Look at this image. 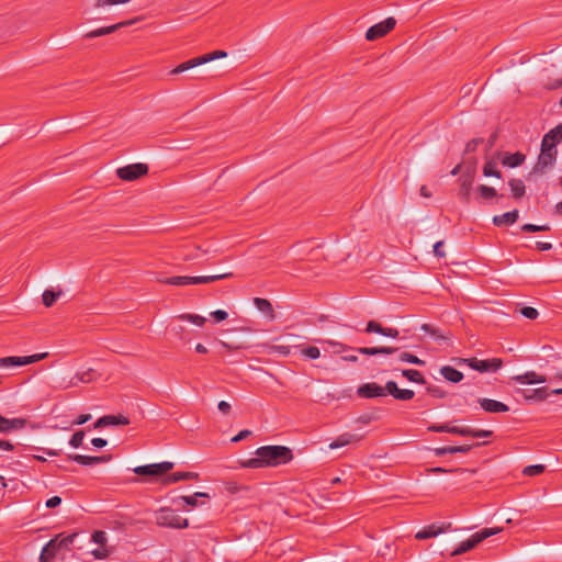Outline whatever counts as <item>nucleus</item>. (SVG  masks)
I'll return each instance as SVG.
<instances>
[{
    "instance_id": "nucleus-26",
    "label": "nucleus",
    "mask_w": 562,
    "mask_h": 562,
    "mask_svg": "<svg viewBox=\"0 0 562 562\" xmlns=\"http://www.w3.org/2000/svg\"><path fill=\"white\" fill-rule=\"evenodd\" d=\"M513 379L522 384L544 383L547 381L544 375L538 374L535 371H528L521 375H516Z\"/></svg>"
},
{
    "instance_id": "nucleus-29",
    "label": "nucleus",
    "mask_w": 562,
    "mask_h": 562,
    "mask_svg": "<svg viewBox=\"0 0 562 562\" xmlns=\"http://www.w3.org/2000/svg\"><path fill=\"white\" fill-rule=\"evenodd\" d=\"M440 374L451 383H459L463 379V373L451 366L441 367Z\"/></svg>"
},
{
    "instance_id": "nucleus-31",
    "label": "nucleus",
    "mask_w": 562,
    "mask_h": 562,
    "mask_svg": "<svg viewBox=\"0 0 562 562\" xmlns=\"http://www.w3.org/2000/svg\"><path fill=\"white\" fill-rule=\"evenodd\" d=\"M199 498H206V499H210V495L207 493H204V492H196L192 495H188V496H179L178 498H175L173 499V503L177 504L179 501L183 502L187 506L193 508L195 506H198L199 504Z\"/></svg>"
},
{
    "instance_id": "nucleus-32",
    "label": "nucleus",
    "mask_w": 562,
    "mask_h": 562,
    "mask_svg": "<svg viewBox=\"0 0 562 562\" xmlns=\"http://www.w3.org/2000/svg\"><path fill=\"white\" fill-rule=\"evenodd\" d=\"M512 195L515 200H520L526 193V186L521 179L513 178L508 181Z\"/></svg>"
},
{
    "instance_id": "nucleus-23",
    "label": "nucleus",
    "mask_w": 562,
    "mask_h": 562,
    "mask_svg": "<svg viewBox=\"0 0 562 562\" xmlns=\"http://www.w3.org/2000/svg\"><path fill=\"white\" fill-rule=\"evenodd\" d=\"M361 438L362 437L360 435L345 432V434L339 435L334 441H331L329 443V448L330 449L341 448V447L348 446L350 443L358 442L361 440Z\"/></svg>"
},
{
    "instance_id": "nucleus-24",
    "label": "nucleus",
    "mask_w": 562,
    "mask_h": 562,
    "mask_svg": "<svg viewBox=\"0 0 562 562\" xmlns=\"http://www.w3.org/2000/svg\"><path fill=\"white\" fill-rule=\"evenodd\" d=\"M99 374L93 369H88L82 372H77L76 375L70 380L69 386H77L79 383H90L97 380Z\"/></svg>"
},
{
    "instance_id": "nucleus-63",
    "label": "nucleus",
    "mask_w": 562,
    "mask_h": 562,
    "mask_svg": "<svg viewBox=\"0 0 562 562\" xmlns=\"http://www.w3.org/2000/svg\"><path fill=\"white\" fill-rule=\"evenodd\" d=\"M400 335V331L396 328L392 327H384V331L382 336L391 337V338H397Z\"/></svg>"
},
{
    "instance_id": "nucleus-44",
    "label": "nucleus",
    "mask_w": 562,
    "mask_h": 562,
    "mask_svg": "<svg viewBox=\"0 0 562 562\" xmlns=\"http://www.w3.org/2000/svg\"><path fill=\"white\" fill-rule=\"evenodd\" d=\"M179 319L188 321L196 326H203L206 318L196 314H181L178 316Z\"/></svg>"
},
{
    "instance_id": "nucleus-59",
    "label": "nucleus",
    "mask_w": 562,
    "mask_h": 562,
    "mask_svg": "<svg viewBox=\"0 0 562 562\" xmlns=\"http://www.w3.org/2000/svg\"><path fill=\"white\" fill-rule=\"evenodd\" d=\"M211 316L214 318L215 322L221 323L228 317V314L223 310H216L211 313Z\"/></svg>"
},
{
    "instance_id": "nucleus-1",
    "label": "nucleus",
    "mask_w": 562,
    "mask_h": 562,
    "mask_svg": "<svg viewBox=\"0 0 562 562\" xmlns=\"http://www.w3.org/2000/svg\"><path fill=\"white\" fill-rule=\"evenodd\" d=\"M256 457L241 462L243 468L259 469L289 463L293 452L285 446H262L255 451Z\"/></svg>"
},
{
    "instance_id": "nucleus-64",
    "label": "nucleus",
    "mask_w": 562,
    "mask_h": 562,
    "mask_svg": "<svg viewBox=\"0 0 562 562\" xmlns=\"http://www.w3.org/2000/svg\"><path fill=\"white\" fill-rule=\"evenodd\" d=\"M250 435H251V431H250V430H247V429L241 430V431H239V432H238V434H237V435L232 439V441H233V442H238V441H240V440H243V439L247 438V437H248V436H250Z\"/></svg>"
},
{
    "instance_id": "nucleus-39",
    "label": "nucleus",
    "mask_w": 562,
    "mask_h": 562,
    "mask_svg": "<svg viewBox=\"0 0 562 562\" xmlns=\"http://www.w3.org/2000/svg\"><path fill=\"white\" fill-rule=\"evenodd\" d=\"M295 347L300 349L301 355L304 356L305 358L315 360L321 357V351L315 346L297 345Z\"/></svg>"
},
{
    "instance_id": "nucleus-38",
    "label": "nucleus",
    "mask_w": 562,
    "mask_h": 562,
    "mask_svg": "<svg viewBox=\"0 0 562 562\" xmlns=\"http://www.w3.org/2000/svg\"><path fill=\"white\" fill-rule=\"evenodd\" d=\"M68 460L75 461L81 465H93L99 464L98 457L83 456V454H68Z\"/></svg>"
},
{
    "instance_id": "nucleus-19",
    "label": "nucleus",
    "mask_w": 562,
    "mask_h": 562,
    "mask_svg": "<svg viewBox=\"0 0 562 562\" xmlns=\"http://www.w3.org/2000/svg\"><path fill=\"white\" fill-rule=\"evenodd\" d=\"M386 391L387 394L392 395L395 400L398 401H409L414 397L415 393L412 390L400 389L394 381L386 382Z\"/></svg>"
},
{
    "instance_id": "nucleus-43",
    "label": "nucleus",
    "mask_w": 562,
    "mask_h": 562,
    "mask_svg": "<svg viewBox=\"0 0 562 562\" xmlns=\"http://www.w3.org/2000/svg\"><path fill=\"white\" fill-rule=\"evenodd\" d=\"M60 295H61V291L45 290L42 295L43 304L46 307H50L54 305V303L58 300V297Z\"/></svg>"
},
{
    "instance_id": "nucleus-45",
    "label": "nucleus",
    "mask_w": 562,
    "mask_h": 562,
    "mask_svg": "<svg viewBox=\"0 0 562 562\" xmlns=\"http://www.w3.org/2000/svg\"><path fill=\"white\" fill-rule=\"evenodd\" d=\"M21 366H22V357L0 358V368L21 367Z\"/></svg>"
},
{
    "instance_id": "nucleus-33",
    "label": "nucleus",
    "mask_w": 562,
    "mask_h": 562,
    "mask_svg": "<svg viewBox=\"0 0 562 562\" xmlns=\"http://www.w3.org/2000/svg\"><path fill=\"white\" fill-rule=\"evenodd\" d=\"M58 549L56 548V540H49L43 548L40 562H49V560L54 559Z\"/></svg>"
},
{
    "instance_id": "nucleus-48",
    "label": "nucleus",
    "mask_w": 562,
    "mask_h": 562,
    "mask_svg": "<svg viewBox=\"0 0 562 562\" xmlns=\"http://www.w3.org/2000/svg\"><path fill=\"white\" fill-rule=\"evenodd\" d=\"M420 329L423 331H425L426 334H429L431 335L432 337H435L436 339H448V336L447 335H441L439 334V330L438 328L434 327L432 325L430 324H423L420 326Z\"/></svg>"
},
{
    "instance_id": "nucleus-6",
    "label": "nucleus",
    "mask_w": 562,
    "mask_h": 562,
    "mask_svg": "<svg viewBox=\"0 0 562 562\" xmlns=\"http://www.w3.org/2000/svg\"><path fill=\"white\" fill-rule=\"evenodd\" d=\"M501 531H503V528L502 527H494V528H483L481 529L480 531L473 533L469 539L462 541L458 548H456L452 552H451V555L452 557H456V555H460V554H463L470 550H472L473 548H475L480 542H482L483 540L490 538L491 536H494V535H497Z\"/></svg>"
},
{
    "instance_id": "nucleus-62",
    "label": "nucleus",
    "mask_w": 562,
    "mask_h": 562,
    "mask_svg": "<svg viewBox=\"0 0 562 562\" xmlns=\"http://www.w3.org/2000/svg\"><path fill=\"white\" fill-rule=\"evenodd\" d=\"M61 504V498L59 496H53L46 501V507L56 508Z\"/></svg>"
},
{
    "instance_id": "nucleus-17",
    "label": "nucleus",
    "mask_w": 562,
    "mask_h": 562,
    "mask_svg": "<svg viewBox=\"0 0 562 562\" xmlns=\"http://www.w3.org/2000/svg\"><path fill=\"white\" fill-rule=\"evenodd\" d=\"M91 538L93 542L100 546V548L92 551L93 557L99 560L106 559L110 554V551L105 548L106 533L103 530H95Z\"/></svg>"
},
{
    "instance_id": "nucleus-9",
    "label": "nucleus",
    "mask_w": 562,
    "mask_h": 562,
    "mask_svg": "<svg viewBox=\"0 0 562 562\" xmlns=\"http://www.w3.org/2000/svg\"><path fill=\"white\" fill-rule=\"evenodd\" d=\"M148 166L143 162L131 164L116 170V175L121 180L134 181L148 173Z\"/></svg>"
},
{
    "instance_id": "nucleus-51",
    "label": "nucleus",
    "mask_w": 562,
    "mask_h": 562,
    "mask_svg": "<svg viewBox=\"0 0 562 562\" xmlns=\"http://www.w3.org/2000/svg\"><path fill=\"white\" fill-rule=\"evenodd\" d=\"M549 229L550 227L548 225L524 224L521 226V231L526 233L547 232Z\"/></svg>"
},
{
    "instance_id": "nucleus-3",
    "label": "nucleus",
    "mask_w": 562,
    "mask_h": 562,
    "mask_svg": "<svg viewBox=\"0 0 562 562\" xmlns=\"http://www.w3.org/2000/svg\"><path fill=\"white\" fill-rule=\"evenodd\" d=\"M227 56V52L222 49H216L196 57H193L189 60H186L181 64H179L177 67H175L172 70H170L169 75H178L184 71H188L190 69H193L195 67L202 66L204 64L211 63L218 58H224Z\"/></svg>"
},
{
    "instance_id": "nucleus-27",
    "label": "nucleus",
    "mask_w": 562,
    "mask_h": 562,
    "mask_svg": "<svg viewBox=\"0 0 562 562\" xmlns=\"http://www.w3.org/2000/svg\"><path fill=\"white\" fill-rule=\"evenodd\" d=\"M364 356L392 355L398 350L396 347H360L356 349Z\"/></svg>"
},
{
    "instance_id": "nucleus-40",
    "label": "nucleus",
    "mask_w": 562,
    "mask_h": 562,
    "mask_svg": "<svg viewBox=\"0 0 562 562\" xmlns=\"http://www.w3.org/2000/svg\"><path fill=\"white\" fill-rule=\"evenodd\" d=\"M492 436H493L492 430L473 429L470 427H463V437L490 438Z\"/></svg>"
},
{
    "instance_id": "nucleus-12",
    "label": "nucleus",
    "mask_w": 562,
    "mask_h": 562,
    "mask_svg": "<svg viewBox=\"0 0 562 562\" xmlns=\"http://www.w3.org/2000/svg\"><path fill=\"white\" fill-rule=\"evenodd\" d=\"M387 394L386 385L381 386L378 383L370 382L360 385L357 390V395L361 398L382 397Z\"/></svg>"
},
{
    "instance_id": "nucleus-41",
    "label": "nucleus",
    "mask_w": 562,
    "mask_h": 562,
    "mask_svg": "<svg viewBox=\"0 0 562 562\" xmlns=\"http://www.w3.org/2000/svg\"><path fill=\"white\" fill-rule=\"evenodd\" d=\"M265 350L268 355L279 353L281 356H289L291 353V346L284 345H265Z\"/></svg>"
},
{
    "instance_id": "nucleus-52",
    "label": "nucleus",
    "mask_w": 562,
    "mask_h": 562,
    "mask_svg": "<svg viewBox=\"0 0 562 562\" xmlns=\"http://www.w3.org/2000/svg\"><path fill=\"white\" fill-rule=\"evenodd\" d=\"M48 356L47 352L36 353L32 356L22 357V366L31 364L45 359Z\"/></svg>"
},
{
    "instance_id": "nucleus-11",
    "label": "nucleus",
    "mask_w": 562,
    "mask_h": 562,
    "mask_svg": "<svg viewBox=\"0 0 562 562\" xmlns=\"http://www.w3.org/2000/svg\"><path fill=\"white\" fill-rule=\"evenodd\" d=\"M475 180V169L474 167H468L459 178L460 191L459 196L462 202L470 203L471 201V190Z\"/></svg>"
},
{
    "instance_id": "nucleus-4",
    "label": "nucleus",
    "mask_w": 562,
    "mask_h": 562,
    "mask_svg": "<svg viewBox=\"0 0 562 562\" xmlns=\"http://www.w3.org/2000/svg\"><path fill=\"white\" fill-rule=\"evenodd\" d=\"M232 272H225L221 274H213V276H203V277H189V276H176V277H169L166 278L162 282L170 285L176 286H184V285H191V284H204V283H211L218 280H224L232 278Z\"/></svg>"
},
{
    "instance_id": "nucleus-46",
    "label": "nucleus",
    "mask_w": 562,
    "mask_h": 562,
    "mask_svg": "<svg viewBox=\"0 0 562 562\" xmlns=\"http://www.w3.org/2000/svg\"><path fill=\"white\" fill-rule=\"evenodd\" d=\"M106 418L109 419L110 426H117V425H130V419L124 415H106Z\"/></svg>"
},
{
    "instance_id": "nucleus-34",
    "label": "nucleus",
    "mask_w": 562,
    "mask_h": 562,
    "mask_svg": "<svg viewBox=\"0 0 562 562\" xmlns=\"http://www.w3.org/2000/svg\"><path fill=\"white\" fill-rule=\"evenodd\" d=\"M482 171L484 177H495L497 179H502L503 177L501 170L497 168V162L494 158H491L485 161Z\"/></svg>"
},
{
    "instance_id": "nucleus-56",
    "label": "nucleus",
    "mask_w": 562,
    "mask_h": 562,
    "mask_svg": "<svg viewBox=\"0 0 562 562\" xmlns=\"http://www.w3.org/2000/svg\"><path fill=\"white\" fill-rule=\"evenodd\" d=\"M435 456L437 457H442L445 454H452V453H457V450H456V446H447V447H439V448H435L432 449Z\"/></svg>"
},
{
    "instance_id": "nucleus-58",
    "label": "nucleus",
    "mask_w": 562,
    "mask_h": 562,
    "mask_svg": "<svg viewBox=\"0 0 562 562\" xmlns=\"http://www.w3.org/2000/svg\"><path fill=\"white\" fill-rule=\"evenodd\" d=\"M520 313L522 316H525L528 319H536L539 315L538 311L535 307L531 306H525L520 310Z\"/></svg>"
},
{
    "instance_id": "nucleus-7",
    "label": "nucleus",
    "mask_w": 562,
    "mask_h": 562,
    "mask_svg": "<svg viewBox=\"0 0 562 562\" xmlns=\"http://www.w3.org/2000/svg\"><path fill=\"white\" fill-rule=\"evenodd\" d=\"M458 363H464L479 372H495L503 366V361L499 358H492L486 360H479L476 358H460L458 359Z\"/></svg>"
},
{
    "instance_id": "nucleus-10",
    "label": "nucleus",
    "mask_w": 562,
    "mask_h": 562,
    "mask_svg": "<svg viewBox=\"0 0 562 562\" xmlns=\"http://www.w3.org/2000/svg\"><path fill=\"white\" fill-rule=\"evenodd\" d=\"M175 467L173 462L164 461L160 463H153L146 465H138L133 469V472L137 475L143 476H160L172 470Z\"/></svg>"
},
{
    "instance_id": "nucleus-55",
    "label": "nucleus",
    "mask_w": 562,
    "mask_h": 562,
    "mask_svg": "<svg viewBox=\"0 0 562 562\" xmlns=\"http://www.w3.org/2000/svg\"><path fill=\"white\" fill-rule=\"evenodd\" d=\"M483 142H484V139L481 137L472 138L471 140H469L467 143L465 148H464V154L474 153L476 150L477 146L481 145Z\"/></svg>"
},
{
    "instance_id": "nucleus-22",
    "label": "nucleus",
    "mask_w": 562,
    "mask_h": 562,
    "mask_svg": "<svg viewBox=\"0 0 562 562\" xmlns=\"http://www.w3.org/2000/svg\"><path fill=\"white\" fill-rule=\"evenodd\" d=\"M480 406L487 413H506L509 411L508 405L492 398H479Z\"/></svg>"
},
{
    "instance_id": "nucleus-42",
    "label": "nucleus",
    "mask_w": 562,
    "mask_h": 562,
    "mask_svg": "<svg viewBox=\"0 0 562 562\" xmlns=\"http://www.w3.org/2000/svg\"><path fill=\"white\" fill-rule=\"evenodd\" d=\"M77 535V532H74L63 537V535L59 533L53 540H56V548L59 550L60 548H68L70 544H72Z\"/></svg>"
},
{
    "instance_id": "nucleus-8",
    "label": "nucleus",
    "mask_w": 562,
    "mask_h": 562,
    "mask_svg": "<svg viewBox=\"0 0 562 562\" xmlns=\"http://www.w3.org/2000/svg\"><path fill=\"white\" fill-rule=\"evenodd\" d=\"M558 151H552L551 149H540V155L538 156L537 162L533 165L531 171L529 172V178L537 175L546 173V170L552 167L557 160Z\"/></svg>"
},
{
    "instance_id": "nucleus-14",
    "label": "nucleus",
    "mask_w": 562,
    "mask_h": 562,
    "mask_svg": "<svg viewBox=\"0 0 562 562\" xmlns=\"http://www.w3.org/2000/svg\"><path fill=\"white\" fill-rule=\"evenodd\" d=\"M396 23L397 21L395 18L389 16L383 21L370 26L364 35H386L395 29Z\"/></svg>"
},
{
    "instance_id": "nucleus-21",
    "label": "nucleus",
    "mask_w": 562,
    "mask_h": 562,
    "mask_svg": "<svg viewBox=\"0 0 562 562\" xmlns=\"http://www.w3.org/2000/svg\"><path fill=\"white\" fill-rule=\"evenodd\" d=\"M450 526H451V524H447L446 526H442V527L437 526L436 524L428 525L424 529L419 530L415 535V538L417 540H425V539L434 538V537L445 532L446 530H448L450 528Z\"/></svg>"
},
{
    "instance_id": "nucleus-35",
    "label": "nucleus",
    "mask_w": 562,
    "mask_h": 562,
    "mask_svg": "<svg viewBox=\"0 0 562 562\" xmlns=\"http://www.w3.org/2000/svg\"><path fill=\"white\" fill-rule=\"evenodd\" d=\"M254 304L260 312L268 315L270 319H274L276 315L272 304L267 299L255 297Z\"/></svg>"
},
{
    "instance_id": "nucleus-54",
    "label": "nucleus",
    "mask_w": 562,
    "mask_h": 562,
    "mask_svg": "<svg viewBox=\"0 0 562 562\" xmlns=\"http://www.w3.org/2000/svg\"><path fill=\"white\" fill-rule=\"evenodd\" d=\"M366 333H375L382 335L384 331V327L375 322V321H369L367 324V327L364 329Z\"/></svg>"
},
{
    "instance_id": "nucleus-16",
    "label": "nucleus",
    "mask_w": 562,
    "mask_h": 562,
    "mask_svg": "<svg viewBox=\"0 0 562 562\" xmlns=\"http://www.w3.org/2000/svg\"><path fill=\"white\" fill-rule=\"evenodd\" d=\"M497 158L501 160V164L503 166L508 167V168H516V167L521 166L525 162L526 155L520 151H516L514 154L508 153V151H503V153L498 151Z\"/></svg>"
},
{
    "instance_id": "nucleus-5",
    "label": "nucleus",
    "mask_w": 562,
    "mask_h": 562,
    "mask_svg": "<svg viewBox=\"0 0 562 562\" xmlns=\"http://www.w3.org/2000/svg\"><path fill=\"white\" fill-rule=\"evenodd\" d=\"M156 524L159 527L184 529L189 527L187 518L181 517L177 510L170 507H162L156 513Z\"/></svg>"
},
{
    "instance_id": "nucleus-57",
    "label": "nucleus",
    "mask_w": 562,
    "mask_h": 562,
    "mask_svg": "<svg viewBox=\"0 0 562 562\" xmlns=\"http://www.w3.org/2000/svg\"><path fill=\"white\" fill-rule=\"evenodd\" d=\"M322 342H325L327 345H329L330 347L335 348L336 352H341V351H346V350H349V349H352L351 347L345 345V344H341V342H338V341H335V340H321Z\"/></svg>"
},
{
    "instance_id": "nucleus-37",
    "label": "nucleus",
    "mask_w": 562,
    "mask_h": 562,
    "mask_svg": "<svg viewBox=\"0 0 562 562\" xmlns=\"http://www.w3.org/2000/svg\"><path fill=\"white\" fill-rule=\"evenodd\" d=\"M402 375L411 382L423 384V385L427 384L425 376L418 370L403 369Z\"/></svg>"
},
{
    "instance_id": "nucleus-20",
    "label": "nucleus",
    "mask_w": 562,
    "mask_h": 562,
    "mask_svg": "<svg viewBox=\"0 0 562 562\" xmlns=\"http://www.w3.org/2000/svg\"><path fill=\"white\" fill-rule=\"evenodd\" d=\"M211 258L215 257V251H211L210 248H203L202 246H194L191 248H187L182 254V259L184 261L199 260L203 256H210Z\"/></svg>"
},
{
    "instance_id": "nucleus-28",
    "label": "nucleus",
    "mask_w": 562,
    "mask_h": 562,
    "mask_svg": "<svg viewBox=\"0 0 562 562\" xmlns=\"http://www.w3.org/2000/svg\"><path fill=\"white\" fill-rule=\"evenodd\" d=\"M186 480H199V474L196 472H173L164 479V484H172Z\"/></svg>"
},
{
    "instance_id": "nucleus-30",
    "label": "nucleus",
    "mask_w": 562,
    "mask_h": 562,
    "mask_svg": "<svg viewBox=\"0 0 562 562\" xmlns=\"http://www.w3.org/2000/svg\"><path fill=\"white\" fill-rule=\"evenodd\" d=\"M427 430L431 431V432H447V434L459 435V436L463 437V427L450 426L448 424H440V425L434 424V425L428 426Z\"/></svg>"
},
{
    "instance_id": "nucleus-15",
    "label": "nucleus",
    "mask_w": 562,
    "mask_h": 562,
    "mask_svg": "<svg viewBox=\"0 0 562 562\" xmlns=\"http://www.w3.org/2000/svg\"><path fill=\"white\" fill-rule=\"evenodd\" d=\"M517 393L527 402H543L550 395L547 386L517 390Z\"/></svg>"
},
{
    "instance_id": "nucleus-53",
    "label": "nucleus",
    "mask_w": 562,
    "mask_h": 562,
    "mask_svg": "<svg viewBox=\"0 0 562 562\" xmlns=\"http://www.w3.org/2000/svg\"><path fill=\"white\" fill-rule=\"evenodd\" d=\"M85 438V431L83 430H77L70 438L69 445L74 448H78L82 445Z\"/></svg>"
},
{
    "instance_id": "nucleus-60",
    "label": "nucleus",
    "mask_w": 562,
    "mask_h": 562,
    "mask_svg": "<svg viewBox=\"0 0 562 562\" xmlns=\"http://www.w3.org/2000/svg\"><path fill=\"white\" fill-rule=\"evenodd\" d=\"M442 248H443V241L442 240H439V241H437L434 245V254H435L436 257L443 258L446 256V254H445Z\"/></svg>"
},
{
    "instance_id": "nucleus-47",
    "label": "nucleus",
    "mask_w": 562,
    "mask_h": 562,
    "mask_svg": "<svg viewBox=\"0 0 562 562\" xmlns=\"http://www.w3.org/2000/svg\"><path fill=\"white\" fill-rule=\"evenodd\" d=\"M546 467L543 464L528 465L522 470V473L527 476H535L543 473Z\"/></svg>"
},
{
    "instance_id": "nucleus-18",
    "label": "nucleus",
    "mask_w": 562,
    "mask_h": 562,
    "mask_svg": "<svg viewBox=\"0 0 562 562\" xmlns=\"http://www.w3.org/2000/svg\"><path fill=\"white\" fill-rule=\"evenodd\" d=\"M25 418H7L0 415V434H9L14 430L23 429L26 426Z\"/></svg>"
},
{
    "instance_id": "nucleus-49",
    "label": "nucleus",
    "mask_w": 562,
    "mask_h": 562,
    "mask_svg": "<svg viewBox=\"0 0 562 562\" xmlns=\"http://www.w3.org/2000/svg\"><path fill=\"white\" fill-rule=\"evenodd\" d=\"M400 360L403 362H408V363L417 364V366L425 364L424 360L419 359L418 357H416L415 355L409 353V352H402L400 355Z\"/></svg>"
},
{
    "instance_id": "nucleus-61",
    "label": "nucleus",
    "mask_w": 562,
    "mask_h": 562,
    "mask_svg": "<svg viewBox=\"0 0 562 562\" xmlns=\"http://www.w3.org/2000/svg\"><path fill=\"white\" fill-rule=\"evenodd\" d=\"M483 443L476 442L472 445L456 446L457 453H468L473 447H480Z\"/></svg>"
},
{
    "instance_id": "nucleus-25",
    "label": "nucleus",
    "mask_w": 562,
    "mask_h": 562,
    "mask_svg": "<svg viewBox=\"0 0 562 562\" xmlns=\"http://www.w3.org/2000/svg\"><path fill=\"white\" fill-rule=\"evenodd\" d=\"M519 211L513 210L501 215H495L492 220L495 226L512 225L518 221Z\"/></svg>"
},
{
    "instance_id": "nucleus-13",
    "label": "nucleus",
    "mask_w": 562,
    "mask_h": 562,
    "mask_svg": "<svg viewBox=\"0 0 562 562\" xmlns=\"http://www.w3.org/2000/svg\"><path fill=\"white\" fill-rule=\"evenodd\" d=\"M562 142V124L549 131L542 138L541 148L557 151V145Z\"/></svg>"
},
{
    "instance_id": "nucleus-36",
    "label": "nucleus",
    "mask_w": 562,
    "mask_h": 562,
    "mask_svg": "<svg viewBox=\"0 0 562 562\" xmlns=\"http://www.w3.org/2000/svg\"><path fill=\"white\" fill-rule=\"evenodd\" d=\"M476 192H477L479 196L484 201L491 200L493 198H503L504 196L503 194H498L497 191L493 187H488L485 184H480L476 188Z\"/></svg>"
},
{
    "instance_id": "nucleus-2",
    "label": "nucleus",
    "mask_w": 562,
    "mask_h": 562,
    "mask_svg": "<svg viewBox=\"0 0 562 562\" xmlns=\"http://www.w3.org/2000/svg\"><path fill=\"white\" fill-rule=\"evenodd\" d=\"M156 24L146 16H136L133 19L124 20L115 24H111L109 26L100 27L93 31H90L86 35H109L111 33L121 32V33H135V32H155Z\"/></svg>"
},
{
    "instance_id": "nucleus-50",
    "label": "nucleus",
    "mask_w": 562,
    "mask_h": 562,
    "mask_svg": "<svg viewBox=\"0 0 562 562\" xmlns=\"http://www.w3.org/2000/svg\"><path fill=\"white\" fill-rule=\"evenodd\" d=\"M426 392L430 396L436 397V398H445L447 396V392L437 385H431V384L427 385Z\"/></svg>"
}]
</instances>
